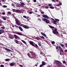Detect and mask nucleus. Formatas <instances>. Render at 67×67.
Instances as JSON below:
<instances>
[{
	"label": "nucleus",
	"instance_id": "obj_32",
	"mask_svg": "<svg viewBox=\"0 0 67 67\" xmlns=\"http://www.w3.org/2000/svg\"><path fill=\"white\" fill-rule=\"evenodd\" d=\"M51 43H52V44H54L55 43V42L53 41L52 42H51Z\"/></svg>",
	"mask_w": 67,
	"mask_h": 67
},
{
	"label": "nucleus",
	"instance_id": "obj_64",
	"mask_svg": "<svg viewBox=\"0 0 67 67\" xmlns=\"http://www.w3.org/2000/svg\"><path fill=\"white\" fill-rule=\"evenodd\" d=\"M21 7V5H18V7Z\"/></svg>",
	"mask_w": 67,
	"mask_h": 67
},
{
	"label": "nucleus",
	"instance_id": "obj_11",
	"mask_svg": "<svg viewBox=\"0 0 67 67\" xmlns=\"http://www.w3.org/2000/svg\"><path fill=\"white\" fill-rule=\"evenodd\" d=\"M42 64L43 66H45V65H46V63L44 61L42 62Z\"/></svg>",
	"mask_w": 67,
	"mask_h": 67
},
{
	"label": "nucleus",
	"instance_id": "obj_28",
	"mask_svg": "<svg viewBox=\"0 0 67 67\" xmlns=\"http://www.w3.org/2000/svg\"><path fill=\"white\" fill-rule=\"evenodd\" d=\"M5 27H4V26H3L2 27H1V29H3V30H4V29H5Z\"/></svg>",
	"mask_w": 67,
	"mask_h": 67
},
{
	"label": "nucleus",
	"instance_id": "obj_14",
	"mask_svg": "<svg viewBox=\"0 0 67 67\" xmlns=\"http://www.w3.org/2000/svg\"><path fill=\"white\" fill-rule=\"evenodd\" d=\"M61 63V62L59 61H57L56 62V64H58V65H59Z\"/></svg>",
	"mask_w": 67,
	"mask_h": 67
},
{
	"label": "nucleus",
	"instance_id": "obj_27",
	"mask_svg": "<svg viewBox=\"0 0 67 67\" xmlns=\"http://www.w3.org/2000/svg\"><path fill=\"white\" fill-rule=\"evenodd\" d=\"M21 41H22V42L24 43V44H26V42L25 41L23 40H22Z\"/></svg>",
	"mask_w": 67,
	"mask_h": 67
},
{
	"label": "nucleus",
	"instance_id": "obj_21",
	"mask_svg": "<svg viewBox=\"0 0 67 67\" xmlns=\"http://www.w3.org/2000/svg\"><path fill=\"white\" fill-rule=\"evenodd\" d=\"M3 19L4 20H5V21L6 20H7V19L6 18L5 16H3L2 17Z\"/></svg>",
	"mask_w": 67,
	"mask_h": 67
},
{
	"label": "nucleus",
	"instance_id": "obj_18",
	"mask_svg": "<svg viewBox=\"0 0 67 67\" xmlns=\"http://www.w3.org/2000/svg\"><path fill=\"white\" fill-rule=\"evenodd\" d=\"M41 34L42 35H43V36H46V35L45 34H44L43 32H41Z\"/></svg>",
	"mask_w": 67,
	"mask_h": 67
},
{
	"label": "nucleus",
	"instance_id": "obj_60",
	"mask_svg": "<svg viewBox=\"0 0 67 67\" xmlns=\"http://www.w3.org/2000/svg\"><path fill=\"white\" fill-rule=\"evenodd\" d=\"M57 7H59V6H60V5L58 4V5H57Z\"/></svg>",
	"mask_w": 67,
	"mask_h": 67
},
{
	"label": "nucleus",
	"instance_id": "obj_45",
	"mask_svg": "<svg viewBox=\"0 0 67 67\" xmlns=\"http://www.w3.org/2000/svg\"><path fill=\"white\" fill-rule=\"evenodd\" d=\"M58 46H57L56 47V49H58Z\"/></svg>",
	"mask_w": 67,
	"mask_h": 67
},
{
	"label": "nucleus",
	"instance_id": "obj_49",
	"mask_svg": "<svg viewBox=\"0 0 67 67\" xmlns=\"http://www.w3.org/2000/svg\"><path fill=\"white\" fill-rule=\"evenodd\" d=\"M52 1L54 2H55V3H56V1H54V0H52Z\"/></svg>",
	"mask_w": 67,
	"mask_h": 67
},
{
	"label": "nucleus",
	"instance_id": "obj_17",
	"mask_svg": "<svg viewBox=\"0 0 67 67\" xmlns=\"http://www.w3.org/2000/svg\"><path fill=\"white\" fill-rule=\"evenodd\" d=\"M19 29L21 31H23V29L22 27L20 26H19Z\"/></svg>",
	"mask_w": 67,
	"mask_h": 67
},
{
	"label": "nucleus",
	"instance_id": "obj_7",
	"mask_svg": "<svg viewBox=\"0 0 67 67\" xmlns=\"http://www.w3.org/2000/svg\"><path fill=\"white\" fill-rule=\"evenodd\" d=\"M14 41L16 43V44H19V41H18V40L14 39Z\"/></svg>",
	"mask_w": 67,
	"mask_h": 67
},
{
	"label": "nucleus",
	"instance_id": "obj_48",
	"mask_svg": "<svg viewBox=\"0 0 67 67\" xmlns=\"http://www.w3.org/2000/svg\"><path fill=\"white\" fill-rule=\"evenodd\" d=\"M58 48H59V49H62V48H61V47H60V46L58 47Z\"/></svg>",
	"mask_w": 67,
	"mask_h": 67
},
{
	"label": "nucleus",
	"instance_id": "obj_9",
	"mask_svg": "<svg viewBox=\"0 0 67 67\" xmlns=\"http://www.w3.org/2000/svg\"><path fill=\"white\" fill-rule=\"evenodd\" d=\"M23 26L24 28L26 29H29V28L27 27V26L26 25H23Z\"/></svg>",
	"mask_w": 67,
	"mask_h": 67
},
{
	"label": "nucleus",
	"instance_id": "obj_2",
	"mask_svg": "<svg viewBox=\"0 0 67 67\" xmlns=\"http://www.w3.org/2000/svg\"><path fill=\"white\" fill-rule=\"evenodd\" d=\"M29 42L30 43V45H32L33 46H34V47H36V48H39V47H38V46H37V45L33 41H30Z\"/></svg>",
	"mask_w": 67,
	"mask_h": 67
},
{
	"label": "nucleus",
	"instance_id": "obj_63",
	"mask_svg": "<svg viewBox=\"0 0 67 67\" xmlns=\"http://www.w3.org/2000/svg\"><path fill=\"white\" fill-rule=\"evenodd\" d=\"M64 44H65V45L67 46V43L66 44L64 43Z\"/></svg>",
	"mask_w": 67,
	"mask_h": 67
},
{
	"label": "nucleus",
	"instance_id": "obj_36",
	"mask_svg": "<svg viewBox=\"0 0 67 67\" xmlns=\"http://www.w3.org/2000/svg\"><path fill=\"white\" fill-rule=\"evenodd\" d=\"M48 5H49L50 7H51V6H52V5L51 4H48Z\"/></svg>",
	"mask_w": 67,
	"mask_h": 67
},
{
	"label": "nucleus",
	"instance_id": "obj_62",
	"mask_svg": "<svg viewBox=\"0 0 67 67\" xmlns=\"http://www.w3.org/2000/svg\"><path fill=\"white\" fill-rule=\"evenodd\" d=\"M59 4L60 5H62L61 3H59Z\"/></svg>",
	"mask_w": 67,
	"mask_h": 67
},
{
	"label": "nucleus",
	"instance_id": "obj_13",
	"mask_svg": "<svg viewBox=\"0 0 67 67\" xmlns=\"http://www.w3.org/2000/svg\"><path fill=\"white\" fill-rule=\"evenodd\" d=\"M29 53L31 54V57H34V55H33V52L30 51L29 52Z\"/></svg>",
	"mask_w": 67,
	"mask_h": 67
},
{
	"label": "nucleus",
	"instance_id": "obj_61",
	"mask_svg": "<svg viewBox=\"0 0 67 67\" xmlns=\"http://www.w3.org/2000/svg\"><path fill=\"white\" fill-rule=\"evenodd\" d=\"M35 66H36V67H37V65L36 64H35Z\"/></svg>",
	"mask_w": 67,
	"mask_h": 67
},
{
	"label": "nucleus",
	"instance_id": "obj_10",
	"mask_svg": "<svg viewBox=\"0 0 67 67\" xmlns=\"http://www.w3.org/2000/svg\"><path fill=\"white\" fill-rule=\"evenodd\" d=\"M58 66L59 67H64V65H62V63H61L60 64H58Z\"/></svg>",
	"mask_w": 67,
	"mask_h": 67
},
{
	"label": "nucleus",
	"instance_id": "obj_50",
	"mask_svg": "<svg viewBox=\"0 0 67 67\" xmlns=\"http://www.w3.org/2000/svg\"><path fill=\"white\" fill-rule=\"evenodd\" d=\"M19 66H20V67H23V65H19Z\"/></svg>",
	"mask_w": 67,
	"mask_h": 67
},
{
	"label": "nucleus",
	"instance_id": "obj_56",
	"mask_svg": "<svg viewBox=\"0 0 67 67\" xmlns=\"http://www.w3.org/2000/svg\"><path fill=\"white\" fill-rule=\"evenodd\" d=\"M15 27H17V28H18L19 27L18 26H16V25H15Z\"/></svg>",
	"mask_w": 67,
	"mask_h": 67
},
{
	"label": "nucleus",
	"instance_id": "obj_38",
	"mask_svg": "<svg viewBox=\"0 0 67 67\" xmlns=\"http://www.w3.org/2000/svg\"><path fill=\"white\" fill-rule=\"evenodd\" d=\"M38 45L39 46H41V44L40 43H38Z\"/></svg>",
	"mask_w": 67,
	"mask_h": 67
},
{
	"label": "nucleus",
	"instance_id": "obj_58",
	"mask_svg": "<svg viewBox=\"0 0 67 67\" xmlns=\"http://www.w3.org/2000/svg\"><path fill=\"white\" fill-rule=\"evenodd\" d=\"M36 38H37V39H38V38H40V37H37Z\"/></svg>",
	"mask_w": 67,
	"mask_h": 67
},
{
	"label": "nucleus",
	"instance_id": "obj_3",
	"mask_svg": "<svg viewBox=\"0 0 67 67\" xmlns=\"http://www.w3.org/2000/svg\"><path fill=\"white\" fill-rule=\"evenodd\" d=\"M44 22H46V23L48 24L49 23V20H47L46 18H42Z\"/></svg>",
	"mask_w": 67,
	"mask_h": 67
},
{
	"label": "nucleus",
	"instance_id": "obj_24",
	"mask_svg": "<svg viewBox=\"0 0 67 67\" xmlns=\"http://www.w3.org/2000/svg\"><path fill=\"white\" fill-rule=\"evenodd\" d=\"M27 55L30 58H31V56H30V54L29 53H27Z\"/></svg>",
	"mask_w": 67,
	"mask_h": 67
},
{
	"label": "nucleus",
	"instance_id": "obj_52",
	"mask_svg": "<svg viewBox=\"0 0 67 67\" xmlns=\"http://www.w3.org/2000/svg\"><path fill=\"white\" fill-rule=\"evenodd\" d=\"M33 2H36V0H33Z\"/></svg>",
	"mask_w": 67,
	"mask_h": 67
},
{
	"label": "nucleus",
	"instance_id": "obj_22",
	"mask_svg": "<svg viewBox=\"0 0 67 67\" xmlns=\"http://www.w3.org/2000/svg\"><path fill=\"white\" fill-rule=\"evenodd\" d=\"M15 33L16 34H18V35H22V34H21V33H20L16 32V33Z\"/></svg>",
	"mask_w": 67,
	"mask_h": 67
},
{
	"label": "nucleus",
	"instance_id": "obj_20",
	"mask_svg": "<svg viewBox=\"0 0 67 67\" xmlns=\"http://www.w3.org/2000/svg\"><path fill=\"white\" fill-rule=\"evenodd\" d=\"M23 17L24 18H25V19H27L28 18H29V17L27 16L26 17V16L24 15L23 16Z\"/></svg>",
	"mask_w": 67,
	"mask_h": 67
},
{
	"label": "nucleus",
	"instance_id": "obj_46",
	"mask_svg": "<svg viewBox=\"0 0 67 67\" xmlns=\"http://www.w3.org/2000/svg\"><path fill=\"white\" fill-rule=\"evenodd\" d=\"M33 13V12H29V14H30Z\"/></svg>",
	"mask_w": 67,
	"mask_h": 67
},
{
	"label": "nucleus",
	"instance_id": "obj_53",
	"mask_svg": "<svg viewBox=\"0 0 67 67\" xmlns=\"http://www.w3.org/2000/svg\"><path fill=\"white\" fill-rule=\"evenodd\" d=\"M41 14H44V12H42L41 13Z\"/></svg>",
	"mask_w": 67,
	"mask_h": 67
},
{
	"label": "nucleus",
	"instance_id": "obj_31",
	"mask_svg": "<svg viewBox=\"0 0 67 67\" xmlns=\"http://www.w3.org/2000/svg\"><path fill=\"white\" fill-rule=\"evenodd\" d=\"M12 11H13L14 12H15L16 11V9H12Z\"/></svg>",
	"mask_w": 67,
	"mask_h": 67
},
{
	"label": "nucleus",
	"instance_id": "obj_29",
	"mask_svg": "<svg viewBox=\"0 0 67 67\" xmlns=\"http://www.w3.org/2000/svg\"><path fill=\"white\" fill-rule=\"evenodd\" d=\"M9 60H10L9 59H5V61L6 62H8V61H9Z\"/></svg>",
	"mask_w": 67,
	"mask_h": 67
},
{
	"label": "nucleus",
	"instance_id": "obj_54",
	"mask_svg": "<svg viewBox=\"0 0 67 67\" xmlns=\"http://www.w3.org/2000/svg\"><path fill=\"white\" fill-rule=\"evenodd\" d=\"M60 54L61 55H62V52H60Z\"/></svg>",
	"mask_w": 67,
	"mask_h": 67
},
{
	"label": "nucleus",
	"instance_id": "obj_12",
	"mask_svg": "<svg viewBox=\"0 0 67 67\" xmlns=\"http://www.w3.org/2000/svg\"><path fill=\"white\" fill-rule=\"evenodd\" d=\"M20 3H21L20 5H21V6L22 7H23V5H25V4H24V3L23 2H20Z\"/></svg>",
	"mask_w": 67,
	"mask_h": 67
},
{
	"label": "nucleus",
	"instance_id": "obj_42",
	"mask_svg": "<svg viewBox=\"0 0 67 67\" xmlns=\"http://www.w3.org/2000/svg\"><path fill=\"white\" fill-rule=\"evenodd\" d=\"M60 51L61 52H62L63 53H64V51H63V50L62 49H60Z\"/></svg>",
	"mask_w": 67,
	"mask_h": 67
},
{
	"label": "nucleus",
	"instance_id": "obj_59",
	"mask_svg": "<svg viewBox=\"0 0 67 67\" xmlns=\"http://www.w3.org/2000/svg\"><path fill=\"white\" fill-rule=\"evenodd\" d=\"M65 52H67V50H65L64 51Z\"/></svg>",
	"mask_w": 67,
	"mask_h": 67
},
{
	"label": "nucleus",
	"instance_id": "obj_34",
	"mask_svg": "<svg viewBox=\"0 0 67 67\" xmlns=\"http://www.w3.org/2000/svg\"><path fill=\"white\" fill-rule=\"evenodd\" d=\"M43 66H44V65H42V64H41L39 66V67H43Z\"/></svg>",
	"mask_w": 67,
	"mask_h": 67
},
{
	"label": "nucleus",
	"instance_id": "obj_4",
	"mask_svg": "<svg viewBox=\"0 0 67 67\" xmlns=\"http://www.w3.org/2000/svg\"><path fill=\"white\" fill-rule=\"evenodd\" d=\"M16 64V63L15 62H12L11 63H10L9 65L10 66H13L14 65H15Z\"/></svg>",
	"mask_w": 67,
	"mask_h": 67
},
{
	"label": "nucleus",
	"instance_id": "obj_8",
	"mask_svg": "<svg viewBox=\"0 0 67 67\" xmlns=\"http://www.w3.org/2000/svg\"><path fill=\"white\" fill-rule=\"evenodd\" d=\"M15 12H16V13H22V12H21V11H20V10L18 9H16Z\"/></svg>",
	"mask_w": 67,
	"mask_h": 67
},
{
	"label": "nucleus",
	"instance_id": "obj_39",
	"mask_svg": "<svg viewBox=\"0 0 67 67\" xmlns=\"http://www.w3.org/2000/svg\"><path fill=\"white\" fill-rule=\"evenodd\" d=\"M8 14H11V12H7Z\"/></svg>",
	"mask_w": 67,
	"mask_h": 67
},
{
	"label": "nucleus",
	"instance_id": "obj_33",
	"mask_svg": "<svg viewBox=\"0 0 67 67\" xmlns=\"http://www.w3.org/2000/svg\"><path fill=\"white\" fill-rule=\"evenodd\" d=\"M63 64H66V62L65 61H63Z\"/></svg>",
	"mask_w": 67,
	"mask_h": 67
},
{
	"label": "nucleus",
	"instance_id": "obj_55",
	"mask_svg": "<svg viewBox=\"0 0 67 67\" xmlns=\"http://www.w3.org/2000/svg\"><path fill=\"white\" fill-rule=\"evenodd\" d=\"M14 4H12V6H13V7H14Z\"/></svg>",
	"mask_w": 67,
	"mask_h": 67
},
{
	"label": "nucleus",
	"instance_id": "obj_40",
	"mask_svg": "<svg viewBox=\"0 0 67 67\" xmlns=\"http://www.w3.org/2000/svg\"><path fill=\"white\" fill-rule=\"evenodd\" d=\"M60 45H61L62 47H63L64 46V44H62L61 43L60 44Z\"/></svg>",
	"mask_w": 67,
	"mask_h": 67
},
{
	"label": "nucleus",
	"instance_id": "obj_37",
	"mask_svg": "<svg viewBox=\"0 0 67 67\" xmlns=\"http://www.w3.org/2000/svg\"><path fill=\"white\" fill-rule=\"evenodd\" d=\"M3 8H7V6L5 5H3Z\"/></svg>",
	"mask_w": 67,
	"mask_h": 67
},
{
	"label": "nucleus",
	"instance_id": "obj_6",
	"mask_svg": "<svg viewBox=\"0 0 67 67\" xmlns=\"http://www.w3.org/2000/svg\"><path fill=\"white\" fill-rule=\"evenodd\" d=\"M52 20L53 21V22H54L53 23L54 24L56 25V24H57V23H58V22H57V21H56L55 20H54V19L53 18H52Z\"/></svg>",
	"mask_w": 67,
	"mask_h": 67
},
{
	"label": "nucleus",
	"instance_id": "obj_15",
	"mask_svg": "<svg viewBox=\"0 0 67 67\" xmlns=\"http://www.w3.org/2000/svg\"><path fill=\"white\" fill-rule=\"evenodd\" d=\"M4 32V30H0V34H1L2 33H3Z\"/></svg>",
	"mask_w": 67,
	"mask_h": 67
},
{
	"label": "nucleus",
	"instance_id": "obj_43",
	"mask_svg": "<svg viewBox=\"0 0 67 67\" xmlns=\"http://www.w3.org/2000/svg\"><path fill=\"white\" fill-rule=\"evenodd\" d=\"M38 20L39 21H41V19L40 18H38Z\"/></svg>",
	"mask_w": 67,
	"mask_h": 67
},
{
	"label": "nucleus",
	"instance_id": "obj_44",
	"mask_svg": "<svg viewBox=\"0 0 67 67\" xmlns=\"http://www.w3.org/2000/svg\"><path fill=\"white\" fill-rule=\"evenodd\" d=\"M16 24H17V25H18V26H20V24L19 23H18Z\"/></svg>",
	"mask_w": 67,
	"mask_h": 67
},
{
	"label": "nucleus",
	"instance_id": "obj_23",
	"mask_svg": "<svg viewBox=\"0 0 67 67\" xmlns=\"http://www.w3.org/2000/svg\"><path fill=\"white\" fill-rule=\"evenodd\" d=\"M9 38H10V39H13V38H14V37H12V36H9Z\"/></svg>",
	"mask_w": 67,
	"mask_h": 67
},
{
	"label": "nucleus",
	"instance_id": "obj_19",
	"mask_svg": "<svg viewBox=\"0 0 67 67\" xmlns=\"http://www.w3.org/2000/svg\"><path fill=\"white\" fill-rule=\"evenodd\" d=\"M5 49L6 51H8V52H11V50L8 49H7V48H5Z\"/></svg>",
	"mask_w": 67,
	"mask_h": 67
},
{
	"label": "nucleus",
	"instance_id": "obj_30",
	"mask_svg": "<svg viewBox=\"0 0 67 67\" xmlns=\"http://www.w3.org/2000/svg\"><path fill=\"white\" fill-rule=\"evenodd\" d=\"M49 8H50V9H54V8L52 6L50 7Z\"/></svg>",
	"mask_w": 67,
	"mask_h": 67
},
{
	"label": "nucleus",
	"instance_id": "obj_5",
	"mask_svg": "<svg viewBox=\"0 0 67 67\" xmlns=\"http://www.w3.org/2000/svg\"><path fill=\"white\" fill-rule=\"evenodd\" d=\"M42 16L44 18H47V19H49V17L47 15L45 14H44L42 15Z\"/></svg>",
	"mask_w": 67,
	"mask_h": 67
},
{
	"label": "nucleus",
	"instance_id": "obj_35",
	"mask_svg": "<svg viewBox=\"0 0 67 67\" xmlns=\"http://www.w3.org/2000/svg\"><path fill=\"white\" fill-rule=\"evenodd\" d=\"M40 37H41V38H43V39H44V37L43 36H40Z\"/></svg>",
	"mask_w": 67,
	"mask_h": 67
},
{
	"label": "nucleus",
	"instance_id": "obj_1",
	"mask_svg": "<svg viewBox=\"0 0 67 67\" xmlns=\"http://www.w3.org/2000/svg\"><path fill=\"white\" fill-rule=\"evenodd\" d=\"M48 25L49 26L50 28H51V29H54V30H52L53 31H52V33H53L54 34H55V35H57V34H58V32L57 31V28L56 27H54L53 26H52L50 25Z\"/></svg>",
	"mask_w": 67,
	"mask_h": 67
},
{
	"label": "nucleus",
	"instance_id": "obj_26",
	"mask_svg": "<svg viewBox=\"0 0 67 67\" xmlns=\"http://www.w3.org/2000/svg\"><path fill=\"white\" fill-rule=\"evenodd\" d=\"M15 21L16 22V24L17 23H19V21H18V20L16 19H15Z\"/></svg>",
	"mask_w": 67,
	"mask_h": 67
},
{
	"label": "nucleus",
	"instance_id": "obj_51",
	"mask_svg": "<svg viewBox=\"0 0 67 67\" xmlns=\"http://www.w3.org/2000/svg\"><path fill=\"white\" fill-rule=\"evenodd\" d=\"M2 14H3V15H5V13H2Z\"/></svg>",
	"mask_w": 67,
	"mask_h": 67
},
{
	"label": "nucleus",
	"instance_id": "obj_25",
	"mask_svg": "<svg viewBox=\"0 0 67 67\" xmlns=\"http://www.w3.org/2000/svg\"><path fill=\"white\" fill-rule=\"evenodd\" d=\"M55 21H56L57 22H57H59V20L58 19H56L55 18Z\"/></svg>",
	"mask_w": 67,
	"mask_h": 67
},
{
	"label": "nucleus",
	"instance_id": "obj_16",
	"mask_svg": "<svg viewBox=\"0 0 67 67\" xmlns=\"http://www.w3.org/2000/svg\"><path fill=\"white\" fill-rule=\"evenodd\" d=\"M14 36L15 38V39H18V38L19 37V36L15 35H14Z\"/></svg>",
	"mask_w": 67,
	"mask_h": 67
},
{
	"label": "nucleus",
	"instance_id": "obj_57",
	"mask_svg": "<svg viewBox=\"0 0 67 67\" xmlns=\"http://www.w3.org/2000/svg\"><path fill=\"white\" fill-rule=\"evenodd\" d=\"M1 1L0 0V5H2V4H1V3H0L1 2Z\"/></svg>",
	"mask_w": 67,
	"mask_h": 67
},
{
	"label": "nucleus",
	"instance_id": "obj_47",
	"mask_svg": "<svg viewBox=\"0 0 67 67\" xmlns=\"http://www.w3.org/2000/svg\"><path fill=\"white\" fill-rule=\"evenodd\" d=\"M1 67H4V65H1Z\"/></svg>",
	"mask_w": 67,
	"mask_h": 67
},
{
	"label": "nucleus",
	"instance_id": "obj_41",
	"mask_svg": "<svg viewBox=\"0 0 67 67\" xmlns=\"http://www.w3.org/2000/svg\"><path fill=\"white\" fill-rule=\"evenodd\" d=\"M45 9H48V6H46L45 7Z\"/></svg>",
	"mask_w": 67,
	"mask_h": 67
}]
</instances>
